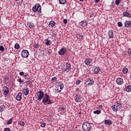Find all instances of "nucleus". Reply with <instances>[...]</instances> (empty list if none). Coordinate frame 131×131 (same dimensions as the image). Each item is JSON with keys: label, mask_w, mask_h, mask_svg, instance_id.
<instances>
[{"label": "nucleus", "mask_w": 131, "mask_h": 131, "mask_svg": "<svg viewBox=\"0 0 131 131\" xmlns=\"http://www.w3.org/2000/svg\"><path fill=\"white\" fill-rule=\"evenodd\" d=\"M112 109L114 112L122 111V104L119 102L115 103L112 106Z\"/></svg>", "instance_id": "f257e3e1"}, {"label": "nucleus", "mask_w": 131, "mask_h": 131, "mask_svg": "<svg viewBox=\"0 0 131 131\" xmlns=\"http://www.w3.org/2000/svg\"><path fill=\"white\" fill-rule=\"evenodd\" d=\"M62 72H69L71 70V64L67 62L60 67Z\"/></svg>", "instance_id": "f03ea898"}, {"label": "nucleus", "mask_w": 131, "mask_h": 131, "mask_svg": "<svg viewBox=\"0 0 131 131\" xmlns=\"http://www.w3.org/2000/svg\"><path fill=\"white\" fill-rule=\"evenodd\" d=\"M42 99V102L43 104H45V105H47V104L48 105H51V104H52V101H51V99L49 98L48 94H44ZM46 103H47V104H46Z\"/></svg>", "instance_id": "7ed1b4c3"}, {"label": "nucleus", "mask_w": 131, "mask_h": 131, "mask_svg": "<svg viewBox=\"0 0 131 131\" xmlns=\"http://www.w3.org/2000/svg\"><path fill=\"white\" fill-rule=\"evenodd\" d=\"M92 127V123H91L85 122L82 124V128L84 131H90Z\"/></svg>", "instance_id": "20e7f679"}, {"label": "nucleus", "mask_w": 131, "mask_h": 131, "mask_svg": "<svg viewBox=\"0 0 131 131\" xmlns=\"http://www.w3.org/2000/svg\"><path fill=\"white\" fill-rule=\"evenodd\" d=\"M63 89H64V84L63 83H62V82L59 81L56 83L55 90H56L57 92L60 93V92H61Z\"/></svg>", "instance_id": "39448f33"}, {"label": "nucleus", "mask_w": 131, "mask_h": 131, "mask_svg": "<svg viewBox=\"0 0 131 131\" xmlns=\"http://www.w3.org/2000/svg\"><path fill=\"white\" fill-rule=\"evenodd\" d=\"M32 10L35 13L38 12V13L41 14V6L39 4H36L34 7L33 8Z\"/></svg>", "instance_id": "423d86ee"}, {"label": "nucleus", "mask_w": 131, "mask_h": 131, "mask_svg": "<svg viewBox=\"0 0 131 131\" xmlns=\"http://www.w3.org/2000/svg\"><path fill=\"white\" fill-rule=\"evenodd\" d=\"M43 96H45L43 92L41 91H39L38 93H36V99L38 100V101H41V99L43 98Z\"/></svg>", "instance_id": "0eeeda50"}, {"label": "nucleus", "mask_w": 131, "mask_h": 131, "mask_svg": "<svg viewBox=\"0 0 131 131\" xmlns=\"http://www.w3.org/2000/svg\"><path fill=\"white\" fill-rule=\"evenodd\" d=\"M21 56L23 58H28L29 52L27 50H23L21 52Z\"/></svg>", "instance_id": "6e6552de"}, {"label": "nucleus", "mask_w": 131, "mask_h": 131, "mask_svg": "<svg viewBox=\"0 0 131 131\" xmlns=\"http://www.w3.org/2000/svg\"><path fill=\"white\" fill-rule=\"evenodd\" d=\"M3 95H4V96H8L10 93V89H9V88L7 86H5L3 88Z\"/></svg>", "instance_id": "1a4fd4ad"}, {"label": "nucleus", "mask_w": 131, "mask_h": 131, "mask_svg": "<svg viewBox=\"0 0 131 131\" xmlns=\"http://www.w3.org/2000/svg\"><path fill=\"white\" fill-rule=\"evenodd\" d=\"M93 62V59L91 58H86L84 60V63L85 65L89 66L91 65V63Z\"/></svg>", "instance_id": "9d476101"}, {"label": "nucleus", "mask_w": 131, "mask_h": 131, "mask_svg": "<svg viewBox=\"0 0 131 131\" xmlns=\"http://www.w3.org/2000/svg\"><path fill=\"white\" fill-rule=\"evenodd\" d=\"M67 52V49H66V48H62L61 49H60L58 54L60 55H64L65 53Z\"/></svg>", "instance_id": "9b49d317"}, {"label": "nucleus", "mask_w": 131, "mask_h": 131, "mask_svg": "<svg viewBox=\"0 0 131 131\" xmlns=\"http://www.w3.org/2000/svg\"><path fill=\"white\" fill-rule=\"evenodd\" d=\"M107 36L110 39L113 38V37H114V33H113V30H110L107 33Z\"/></svg>", "instance_id": "f8f14e48"}, {"label": "nucleus", "mask_w": 131, "mask_h": 131, "mask_svg": "<svg viewBox=\"0 0 131 131\" xmlns=\"http://www.w3.org/2000/svg\"><path fill=\"white\" fill-rule=\"evenodd\" d=\"M117 84H119V85H121V84H123V79L121 78H118L116 80Z\"/></svg>", "instance_id": "ddd939ff"}, {"label": "nucleus", "mask_w": 131, "mask_h": 131, "mask_svg": "<svg viewBox=\"0 0 131 131\" xmlns=\"http://www.w3.org/2000/svg\"><path fill=\"white\" fill-rule=\"evenodd\" d=\"M15 99L16 100V101H21L22 100V93L19 92L18 95L16 96Z\"/></svg>", "instance_id": "4468645a"}, {"label": "nucleus", "mask_w": 131, "mask_h": 131, "mask_svg": "<svg viewBox=\"0 0 131 131\" xmlns=\"http://www.w3.org/2000/svg\"><path fill=\"white\" fill-rule=\"evenodd\" d=\"M85 82L87 83L88 85H93L95 82L93 80L88 78L86 80Z\"/></svg>", "instance_id": "2eb2a0df"}, {"label": "nucleus", "mask_w": 131, "mask_h": 131, "mask_svg": "<svg viewBox=\"0 0 131 131\" xmlns=\"http://www.w3.org/2000/svg\"><path fill=\"white\" fill-rule=\"evenodd\" d=\"M100 71H101V69L99 67H96L94 70V73L95 74H99L100 73Z\"/></svg>", "instance_id": "dca6fc26"}, {"label": "nucleus", "mask_w": 131, "mask_h": 131, "mask_svg": "<svg viewBox=\"0 0 131 131\" xmlns=\"http://www.w3.org/2000/svg\"><path fill=\"white\" fill-rule=\"evenodd\" d=\"M80 26H82L83 27H84L85 26H88V23L85 20L81 21L79 23Z\"/></svg>", "instance_id": "f3484780"}, {"label": "nucleus", "mask_w": 131, "mask_h": 131, "mask_svg": "<svg viewBox=\"0 0 131 131\" xmlns=\"http://www.w3.org/2000/svg\"><path fill=\"white\" fill-rule=\"evenodd\" d=\"M104 122L105 125H111V124H112V121L110 120H105Z\"/></svg>", "instance_id": "a211bd4d"}, {"label": "nucleus", "mask_w": 131, "mask_h": 131, "mask_svg": "<svg viewBox=\"0 0 131 131\" xmlns=\"http://www.w3.org/2000/svg\"><path fill=\"white\" fill-rule=\"evenodd\" d=\"M123 15L124 17H127L128 18H131V14L128 13V12H124L123 13Z\"/></svg>", "instance_id": "6ab92c4d"}, {"label": "nucleus", "mask_w": 131, "mask_h": 131, "mask_svg": "<svg viewBox=\"0 0 131 131\" xmlns=\"http://www.w3.org/2000/svg\"><path fill=\"white\" fill-rule=\"evenodd\" d=\"M23 93L25 96H27L28 94H29V90H28V88L27 89H24L23 90Z\"/></svg>", "instance_id": "aec40b11"}, {"label": "nucleus", "mask_w": 131, "mask_h": 131, "mask_svg": "<svg viewBox=\"0 0 131 131\" xmlns=\"http://www.w3.org/2000/svg\"><path fill=\"white\" fill-rule=\"evenodd\" d=\"M75 97H76L75 101L76 102H77V103H79V102L81 101V97L77 95H76Z\"/></svg>", "instance_id": "412c9836"}, {"label": "nucleus", "mask_w": 131, "mask_h": 131, "mask_svg": "<svg viewBox=\"0 0 131 131\" xmlns=\"http://www.w3.org/2000/svg\"><path fill=\"white\" fill-rule=\"evenodd\" d=\"M131 26V21H126L125 22V27H130Z\"/></svg>", "instance_id": "4be33fe9"}, {"label": "nucleus", "mask_w": 131, "mask_h": 131, "mask_svg": "<svg viewBox=\"0 0 131 131\" xmlns=\"http://www.w3.org/2000/svg\"><path fill=\"white\" fill-rule=\"evenodd\" d=\"M125 91L126 92H127L128 93H129V92H131V85H128L125 87Z\"/></svg>", "instance_id": "5701e85b"}, {"label": "nucleus", "mask_w": 131, "mask_h": 131, "mask_svg": "<svg viewBox=\"0 0 131 131\" xmlns=\"http://www.w3.org/2000/svg\"><path fill=\"white\" fill-rule=\"evenodd\" d=\"M49 27H54V26H55V21H54L53 20H51L50 21L49 24Z\"/></svg>", "instance_id": "b1692460"}, {"label": "nucleus", "mask_w": 131, "mask_h": 131, "mask_svg": "<svg viewBox=\"0 0 131 131\" xmlns=\"http://www.w3.org/2000/svg\"><path fill=\"white\" fill-rule=\"evenodd\" d=\"M77 37H78L80 40H82L83 39V35H82L81 34H78L77 35Z\"/></svg>", "instance_id": "393cba45"}, {"label": "nucleus", "mask_w": 131, "mask_h": 131, "mask_svg": "<svg viewBox=\"0 0 131 131\" xmlns=\"http://www.w3.org/2000/svg\"><path fill=\"white\" fill-rule=\"evenodd\" d=\"M59 110L62 112H64V110H65V107H64L63 105H60L59 107Z\"/></svg>", "instance_id": "a878e982"}, {"label": "nucleus", "mask_w": 131, "mask_h": 131, "mask_svg": "<svg viewBox=\"0 0 131 131\" xmlns=\"http://www.w3.org/2000/svg\"><path fill=\"white\" fill-rule=\"evenodd\" d=\"M24 79H30V76L28 75V74H25L24 75Z\"/></svg>", "instance_id": "bb28decb"}, {"label": "nucleus", "mask_w": 131, "mask_h": 131, "mask_svg": "<svg viewBox=\"0 0 131 131\" xmlns=\"http://www.w3.org/2000/svg\"><path fill=\"white\" fill-rule=\"evenodd\" d=\"M59 3L60 5H65L66 4V0H59Z\"/></svg>", "instance_id": "cd10ccee"}, {"label": "nucleus", "mask_w": 131, "mask_h": 131, "mask_svg": "<svg viewBox=\"0 0 131 131\" xmlns=\"http://www.w3.org/2000/svg\"><path fill=\"white\" fill-rule=\"evenodd\" d=\"M101 111L100 110H97L94 112H93L94 114H97V115H99V114H101Z\"/></svg>", "instance_id": "c85d7f7f"}, {"label": "nucleus", "mask_w": 131, "mask_h": 131, "mask_svg": "<svg viewBox=\"0 0 131 131\" xmlns=\"http://www.w3.org/2000/svg\"><path fill=\"white\" fill-rule=\"evenodd\" d=\"M127 71H128V69L126 68H124L122 70V72L124 73V74L127 73Z\"/></svg>", "instance_id": "c756f323"}, {"label": "nucleus", "mask_w": 131, "mask_h": 131, "mask_svg": "<svg viewBox=\"0 0 131 131\" xmlns=\"http://www.w3.org/2000/svg\"><path fill=\"white\" fill-rule=\"evenodd\" d=\"M15 2H16L17 4L18 5H22V3H23V0H14Z\"/></svg>", "instance_id": "7c9ffc66"}, {"label": "nucleus", "mask_w": 131, "mask_h": 131, "mask_svg": "<svg viewBox=\"0 0 131 131\" xmlns=\"http://www.w3.org/2000/svg\"><path fill=\"white\" fill-rule=\"evenodd\" d=\"M46 45L47 46H51V40H46V42H45Z\"/></svg>", "instance_id": "2f4dec72"}, {"label": "nucleus", "mask_w": 131, "mask_h": 131, "mask_svg": "<svg viewBox=\"0 0 131 131\" xmlns=\"http://www.w3.org/2000/svg\"><path fill=\"white\" fill-rule=\"evenodd\" d=\"M29 27H30V28H34V24L30 23Z\"/></svg>", "instance_id": "473e14b6"}, {"label": "nucleus", "mask_w": 131, "mask_h": 131, "mask_svg": "<svg viewBox=\"0 0 131 131\" xmlns=\"http://www.w3.org/2000/svg\"><path fill=\"white\" fill-rule=\"evenodd\" d=\"M18 82H19V84H21V83H24V80H22L21 78H19L17 80Z\"/></svg>", "instance_id": "72a5a7b5"}, {"label": "nucleus", "mask_w": 131, "mask_h": 131, "mask_svg": "<svg viewBox=\"0 0 131 131\" xmlns=\"http://www.w3.org/2000/svg\"><path fill=\"white\" fill-rule=\"evenodd\" d=\"M18 124H19V125L21 126H24V125H25V123H24L23 121H19L18 122Z\"/></svg>", "instance_id": "f704fd0d"}, {"label": "nucleus", "mask_w": 131, "mask_h": 131, "mask_svg": "<svg viewBox=\"0 0 131 131\" xmlns=\"http://www.w3.org/2000/svg\"><path fill=\"white\" fill-rule=\"evenodd\" d=\"M121 1L122 0H116L115 4L116 6H118V5H119L120 3H121Z\"/></svg>", "instance_id": "c9c22d12"}, {"label": "nucleus", "mask_w": 131, "mask_h": 131, "mask_svg": "<svg viewBox=\"0 0 131 131\" xmlns=\"http://www.w3.org/2000/svg\"><path fill=\"white\" fill-rule=\"evenodd\" d=\"M14 48H15V49H16L17 50H19V49H20V46H19V43H16L15 45Z\"/></svg>", "instance_id": "e433bc0d"}, {"label": "nucleus", "mask_w": 131, "mask_h": 131, "mask_svg": "<svg viewBox=\"0 0 131 131\" xmlns=\"http://www.w3.org/2000/svg\"><path fill=\"white\" fill-rule=\"evenodd\" d=\"M12 122H13V118H11L7 122V124H12Z\"/></svg>", "instance_id": "4c0bfd02"}, {"label": "nucleus", "mask_w": 131, "mask_h": 131, "mask_svg": "<svg viewBox=\"0 0 131 131\" xmlns=\"http://www.w3.org/2000/svg\"><path fill=\"white\" fill-rule=\"evenodd\" d=\"M34 48L35 49H38V48H39V45H38V43H35L34 44Z\"/></svg>", "instance_id": "58836bf2"}, {"label": "nucleus", "mask_w": 131, "mask_h": 131, "mask_svg": "<svg viewBox=\"0 0 131 131\" xmlns=\"http://www.w3.org/2000/svg\"><path fill=\"white\" fill-rule=\"evenodd\" d=\"M4 108L5 106H4V105L0 106V112H3V111H4Z\"/></svg>", "instance_id": "ea45409f"}, {"label": "nucleus", "mask_w": 131, "mask_h": 131, "mask_svg": "<svg viewBox=\"0 0 131 131\" xmlns=\"http://www.w3.org/2000/svg\"><path fill=\"white\" fill-rule=\"evenodd\" d=\"M56 80H57V78L56 77L52 78L51 82H55V81Z\"/></svg>", "instance_id": "a19ab883"}, {"label": "nucleus", "mask_w": 131, "mask_h": 131, "mask_svg": "<svg viewBox=\"0 0 131 131\" xmlns=\"http://www.w3.org/2000/svg\"><path fill=\"white\" fill-rule=\"evenodd\" d=\"M40 126H41V127H46V123H45V122L41 123Z\"/></svg>", "instance_id": "79ce46f5"}, {"label": "nucleus", "mask_w": 131, "mask_h": 131, "mask_svg": "<svg viewBox=\"0 0 131 131\" xmlns=\"http://www.w3.org/2000/svg\"><path fill=\"white\" fill-rule=\"evenodd\" d=\"M26 83L27 84H30V85H31V84H32V82L29 80L26 81Z\"/></svg>", "instance_id": "37998d69"}, {"label": "nucleus", "mask_w": 131, "mask_h": 131, "mask_svg": "<svg viewBox=\"0 0 131 131\" xmlns=\"http://www.w3.org/2000/svg\"><path fill=\"white\" fill-rule=\"evenodd\" d=\"M0 51L1 52H4L5 51V48L3 46H0Z\"/></svg>", "instance_id": "c03bdc74"}, {"label": "nucleus", "mask_w": 131, "mask_h": 131, "mask_svg": "<svg viewBox=\"0 0 131 131\" xmlns=\"http://www.w3.org/2000/svg\"><path fill=\"white\" fill-rule=\"evenodd\" d=\"M118 26L119 27H121L122 26V23L119 21L118 23Z\"/></svg>", "instance_id": "a18cd8bd"}, {"label": "nucleus", "mask_w": 131, "mask_h": 131, "mask_svg": "<svg viewBox=\"0 0 131 131\" xmlns=\"http://www.w3.org/2000/svg\"><path fill=\"white\" fill-rule=\"evenodd\" d=\"M68 22V20H67V19H63V23L64 24H67Z\"/></svg>", "instance_id": "49530a36"}, {"label": "nucleus", "mask_w": 131, "mask_h": 131, "mask_svg": "<svg viewBox=\"0 0 131 131\" xmlns=\"http://www.w3.org/2000/svg\"><path fill=\"white\" fill-rule=\"evenodd\" d=\"M128 53L129 57H131V49L128 50Z\"/></svg>", "instance_id": "de8ad7c7"}, {"label": "nucleus", "mask_w": 131, "mask_h": 131, "mask_svg": "<svg viewBox=\"0 0 131 131\" xmlns=\"http://www.w3.org/2000/svg\"><path fill=\"white\" fill-rule=\"evenodd\" d=\"M19 75H20V76H23V75H24V72H20V73H19Z\"/></svg>", "instance_id": "09e8293b"}, {"label": "nucleus", "mask_w": 131, "mask_h": 131, "mask_svg": "<svg viewBox=\"0 0 131 131\" xmlns=\"http://www.w3.org/2000/svg\"><path fill=\"white\" fill-rule=\"evenodd\" d=\"M4 131H11V129L10 128H5Z\"/></svg>", "instance_id": "8fccbe9b"}, {"label": "nucleus", "mask_w": 131, "mask_h": 131, "mask_svg": "<svg viewBox=\"0 0 131 131\" xmlns=\"http://www.w3.org/2000/svg\"><path fill=\"white\" fill-rule=\"evenodd\" d=\"M79 83H80V80H78L76 82V84H77V85H78V84H79Z\"/></svg>", "instance_id": "3c124183"}, {"label": "nucleus", "mask_w": 131, "mask_h": 131, "mask_svg": "<svg viewBox=\"0 0 131 131\" xmlns=\"http://www.w3.org/2000/svg\"><path fill=\"white\" fill-rule=\"evenodd\" d=\"M95 16V13H92L90 15V18H92V17H94Z\"/></svg>", "instance_id": "603ef678"}, {"label": "nucleus", "mask_w": 131, "mask_h": 131, "mask_svg": "<svg viewBox=\"0 0 131 131\" xmlns=\"http://www.w3.org/2000/svg\"><path fill=\"white\" fill-rule=\"evenodd\" d=\"M3 60H4V61H9V58L4 57Z\"/></svg>", "instance_id": "864d4df0"}, {"label": "nucleus", "mask_w": 131, "mask_h": 131, "mask_svg": "<svg viewBox=\"0 0 131 131\" xmlns=\"http://www.w3.org/2000/svg\"><path fill=\"white\" fill-rule=\"evenodd\" d=\"M100 0H95L94 3H95V4H98Z\"/></svg>", "instance_id": "5fc2aeb1"}, {"label": "nucleus", "mask_w": 131, "mask_h": 131, "mask_svg": "<svg viewBox=\"0 0 131 131\" xmlns=\"http://www.w3.org/2000/svg\"><path fill=\"white\" fill-rule=\"evenodd\" d=\"M98 106L99 108H103V105L101 104L98 105Z\"/></svg>", "instance_id": "6e6d98bb"}, {"label": "nucleus", "mask_w": 131, "mask_h": 131, "mask_svg": "<svg viewBox=\"0 0 131 131\" xmlns=\"http://www.w3.org/2000/svg\"><path fill=\"white\" fill-rule=\"evenodd\" d=\"M45 1H46V2H47V3H49V2H50V0H45Z\"/></svg>", "instance_id": "4d7b16f0"}, {"label": "nucleus", "mask_w": 131, "mask_h": 131, "mask_svg": "<svg viewBox=\"0 0 131 131\" xmlns=\"http://www.w3.org/2000/svg\"><path fill=\"white\" fill-rule=\"evenodd\" d=\"M48 53L49 55H50V54H51V53L49 51H48Z\"/></svg>", "instance_id": "13d9d810"}, {"label": "nucleus", "mask_w": 131, "mask_h": 131, "mask_svg": "<svg viewBox=\"0 0 131 131\" xmlns=\"http://www.w3.org/2000/svg\"><path fill=\"white\" fill-rule=\"evenodd\" d=\"M80 2H83V0H79Z\"/></svg>", "instance_id": "bf43d9fd"}, {"label": "nucleus", "mask_w": 131, "mask_h": 131, "mask_svg": "<svg viewBox=\"0 0 131 131\" xmlns=\"http://www.w3.org/2000/svg\"><path fill=\"white\" fill-rule=\"evenodd\" d=\"M113 3H114V2H113L112 3V4H113Z\"/></svg>", "instance_id": "052dcab7"}, {"label": "nucleus", "mask_w": 131, "mask_h": 131, "mask_svg": "<svg viewBox=\"0 0 131 131\" xmlns=\"http://www.w3.org/2000/svg\"><path fill=\"white\" fill-rule=\"evenodd\" d=\"M130 118H131V114H130Z\"/></svg>", "instance_id": "680f3d73"}, {"label": "nucleus", "mask_w": 131, "mask_h": 131, "mask_svg": "<svg viewBox=\"0 0 131 131\" xmlns=\"http://www.w3.org/2000/svg\"><path fill=\"white\" fill-rule=\"evenodd\" d=\"M0 70H1V67H0Z\"/></svg>", "instance_id": "e2e57ef3"}]
</instances>
